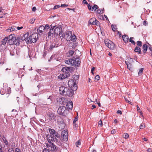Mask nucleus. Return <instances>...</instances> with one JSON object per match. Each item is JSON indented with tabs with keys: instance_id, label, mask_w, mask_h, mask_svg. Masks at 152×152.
Wrapping results in <instances>:
<instances>
[{
	"instance_id": "f257e3e1",
	"label": "nucleus",
	"mask_w": 152,
	"mask_h": 152,
	"mask_svg": "<svg viewBox=\"0 0 152 152\" xmlns=\"http://www.w3.org/2000/svg\"><path fill=\"white\" fill-rule=\"evenodd\" d=\"M47 137L49 143L46 142L45 144L48 149L51 151H55L57 150L56 146L53 143L54 139L53 137L49 135H47Z\"/></svg>"
},
{
	"instance_id": "f03ea898",
	"label": "nucleus",
	"mask_w": 152,
	"mask_h": 152,
	"mask_svg": "<svg viewBox=\"0 0 152 152\" xmlns=\"http://www.w3.org/2000/svg\"><path fill=\"white\" fill-rule=\"evenodd\" d=\"M57 112L59 115L64 116H66L69 113L68 110L64 106H61L59 107Z\"/></svg>"
},
{
	"instance_id": "7ed1b4c3",
	"label": "nucleus",
	"mask_w": 152,
	"mask_h": 152,
	"mask_svg": "<svg viewBox=\"0 0 152 152\" xmlns=\"http://www.w3.org/2000/svg\"><path fill=\"white\" fill-rule=\"evenodd\" d=\"M49 131L50 133V135L48 134L49 136L54 137H57V138H59L60 136L55 130L52 129H49Z\"/></svg>"
},
{
	"instance_id": "20e7f679",
	"label": "nucleus",
	"mask_w": 152,
	"mask_h": 152,
	"mask_svg": "<svg viewBox=\"0 0 152 152\" xmlns=\"http://www.w3.org/2000/svg\"><path fill=\"white\" fill-rule=\"evenodd\" d=\"M7 37L8 39L7 43L10 45H13L15 39V35L14 34H11L9 37Z\"/></svg>"
},
{
	"instance_id": "39448f33",
	"label": "nucleus",
	"mask_w": 152,
	"mask_h": 152,
	"mask_svg": "<svg viewBox=\"0 0 152 152\" xmlns=\"http://www.w3.org/2000/svg\"><path fill=\"white\" fill-rule=\"evenodd\" d=\"M38 37V35L37 33L32 34L29 37L30 41L31 42H35L37 40Z\"/></svg>"
},
{
	"instance_id": "423d86ee",
	"label": "nucleus",
	"mask_w": 152,
	"mask_h": 152,
	"mask_svg": "<svg viewBox=\"0 0 152 152\" xmlns=\"http://www.w3.org/2000/svg\"><path fill=\"white\" fill-rule=\"evenodd\" d=\"M72 32L70 31H66L64 34L63 37L67 41H69L71 39V36Z\"/></svg>"
},
{
	"instance_id": "0eeeda50",
	"label": "nucleus",
	"mask_w": 152,
	"mask_h": 152,
	"mask_svg": "<svg viewBox=\"0 0 152 152\" xmlns=\"http://www.w3.org/2000/svg\"><path fill=\"white\" fill-rule=\"evenodd\" d=\"M68 133L67 131L64 130L62 132L61 137L64 141H67L68 139Z\"/></svg>"
},
{
	"instance_id": "6e6552de",
	"label": "nucleus",
	"mask_w": 152,
	"mask_h": 152,
	"mask_svg": "<svg viewBox=\"0 0 152 152\" xmlns=\"http://www.w3.org/2000/svg\"><path fill=\"white\" fill-rule=\"evenodd\" d=\"M68 90V88L64 86H61L59 88V92L60 93L64 96H65L66 91Z\"/></svg>"
},
{
	"instance_id": "1a4fd4ad",
	"label": "nucleus",
	"mask_w": 152,
	"mask_h": 152,
	"mask_svg": "<svg viewBox=\"0 0 152 152\" xmlns=\"http://www.w3.org/2000/svg\"><path fill=\"white\" fill-rule=\"evenodd\" d=\"M89 23L91 24L98 26L99 25V22L95 18H92L89 21Z\"/></svg>"
},
{
	"instance_id": "9d476101",
	"label": "nucleus",
	"mask_w": 152,
	"mask_h": 152,
	"mask_svg": "<svg viewBox=\"0 0 152 152\" xmlns=\"http://www.w3.org/2000/svg\"><path fill=\"white\" fill-rule=\"evenodd\" d=\"M72 66L75 67L78 66L80 63V60L79 58H76L74 60H73Z\"/></svg>"
},
{
	"instance_id": "9b49d317",
	"label": "nucleus",
	"mask_w": 152,
	"mask_h": 152,
	"mask_svg": "<svg viewBox=\"0 0 152 152\" xmlns=\"http://www.w3.org/2000/svg\"><path fill=\"white\" fill-rule=\"evenodd\" d=\"M37 31L39 34L41 35L43 33H46V32L45 30V28L43 26H40L37 29Z\"/></svg>"
},
{
	"instance_id": "f8f14e48",
	"label": "nucleus",
	"mask_w": 152,
	"mask_h": 152,
	"mask_svg": "<svg viewBox=\"0 0 152 152\" xmlns=\"http://www.w3.org/2000/svg\"><path fill=\"white\" fill-rule=\"evenodd\" d=\"M61 31V27L60 26L57 27H56L54 30V34L56 35H60Z\"/></svg>"
},
{
	"instance_id": "ddd939ff",
	"label": "nucleus",
	"mask_w": 152,
	"mask_h": 152,
	"mask_svg": "<svg viewBox=\"0 0 152 152\" xmlns=\"http://www.w3.org/2000/svg\"><path fill=\"white\" fill-rule=\"evenodd\" d=\"M74 91L71 89H69L68 88V90L66 91L65 96H68L70 97H72L74 94Z\"/></svg>"
},
{
	"instance_id": "4468645a",
	"label": "nucleus",
	"mask_w": 152,
	"mask_h": 152,
	"mask_svg": "<svg viewBox=\"0 0 152 152\" xmlns=\"http://www.w3.org/2000/svg\"><path fill=\"white\" fill-rule=\"evenodd\" d=\"M69 76V75L66 74H60L58 77V78L60 80H63Z\"/></svg>"
},
{
	"instance_id": "2eb2a0df",
	"label": "nucleus",
	"mask_w": 152,
	"mask_h": 152,
	"mask_svg": "<svg viewBox=\"0 0 152 152\" xmlns=\"http://www.w3.org/2000/svg\"><path fill=\"white\" fill-rule=\"evenodd\" d=\"M73 102L71 101H69L66 104L67 108L72 110L73 107Z\"/></svg>"
},
{
	"instance_id": "dca6fc26",
	"label": "nucleus",
	"mask_w": 152,
	"mask_h": 152,
	"mask_svg": "<svg viewBox=\"0 0 152 152\" xmlns=\"http://www.w3.org/2000/svg\"><path fill=\"white\" fill-rule=\"evenodd\" d=\"M125 62L127 66L128 69L130 71H132L133 69L132 64L128 61H125Z\"/></svg>"
},
{
	"instance_id": "f3484780",
	"label": "nucleus",
	"mask_w": 152,
	"mask_h": 152,
	"mask_svg": "<svg viewBox=\"0 0 152 152\" xmlns=\"http://www.w3.org/2000/svg\"><path fill=\"white\" fill-rule=\"evenodd\" d=\"M134 51L139 54H141L142 53L140 48L138 46H136L135 47Z\"/></svg>"
},
{
	"instance_id": "a211bd4d",
	"label": "nucleus",
	"mask_w": 152,
	"mask_h": 152,
	"mask_svg": "<svg viewBox=\"0 0 152 152\" xmlns=\"http://www.w3.org/2000/svg\"><path fill=\"white\" fill-rule=\"evenodd\" d=\"M48 119L50 121H51L54 119V115L52 113H49L48 114Z\"/></svg>"
},
{
	"instance_id": "6ab92c4d",
	"label": "nucleus",
	"mask_w": 152,
	"mask_h": 152,
	"mask_svg": "<svg viewBox=\"0 0 152 152\" xmlns=\"http://www.w3.org/2000/svg\"><path fill=\"white\" fill-rule=\"evenodd\" d=\"M73 59H70L65 61V63L68 65L72 66Z\"/></svg>"
},
{
	"instance_id": "aec40b11",
	"label": "nucleus",
	"mask_w": 152,
	"mask_h": 152,
	"mask_svg": "<svg viewBox=\"0 0 152 152\" xmlns=\"http://www.w3.org/2000/svg\"><path fill=\"white\" fill-rule=\"evenodd\" d=\"M122 38L123 40L125 42H127L129 41V37L128 36L126 35H123L122 36Z\"/></svg>"
},
{
	"instance_id": "412c9836",
	"label": "nucleus",
	"mask_w": 152,
	"mask_h": 152,
	"mask_svg": "<svg viewBox=\"0 0 152 152\" xmlns=\"http://www.w3.org/2000/svg\"><path fill=\"white\" fill-rule=\"evenodd\" d=\"M7 41L8 42V37H6L1 41V44L3 45H5Z\"/></svg>"
},
{
	"instance_id": "4be33fe9",
	"label": "nucleus",
	"mask_w": 152,
	"mask_h": 152,
	"mask_svg": "<svg viewBox=\"0 0 152 152\" xmlns=\"http://www.w3.org/2000/svg\"><path fill=\"white\" fill-rule=\"evenodd\" d=\"M69 69L70 68L69 67H65L62 69V71L64 72H65V74L67 73L69 71Z\"/></svg>"
},
{
	"instance_id": "5701e85b",
	"label": "nucleus",
	"mask_w": 152,
	"mask_h": 152,
	"mask_svg": "<svg viewBox=\"0 0 152 152\" xmlns=\"http://www.w3.org/2000/svg\"><path fill=\"white\" fill-rule=\"evenodd\" d=\"M56 26H54L53 27H52V26L51 27V28L50 29V31L49 32L48 34V37H49V36H51V34H53V33H51L52 31H53V29Z\"/></svg>"
},
{
	"instance_id": "b1692460",
	"label": "nucleus",
	"mask_w": 152,
	"mask_h": 152,
	"mask_svg": "<svg viewBox=\"0 0 152 152\" xmlns=\"http://www.w3.org/2000/svg\"><path fill=\"white\" fill-rule=\"evenodd\" d=\"M107 47L110 49L113 50L114 48V44L111 42Z\"/></svg>"
},
{
	"instance_id": "393cba45",
	"label": "nucleus",
	"mask_w": 152,
	"mask_h": 152,
	"mask_svg": "<svg viewBox=\"0 0 152 152\" xmlns=\"http://www.w3.org/2000/svg\"><path fill=\"white\" fill-rule=\"evenodd\" d=\"M75 83L74 82V81L73 80H69L68 81V85H69V86H71L72 87L73 86H73H74L75 85H76Z\"/></svg>"
},
{
	"instance_id": "a878e982",
	"label": "nucleus",
	"mask_w": 152,
	"mask_h": 152,
	"mask_svg": "<svg viewBox=\"0 0 152 152\" xmlns=\"http://www.w3.org/2000/svg\"><path fill=\"white\" fill-rule=\"evenodd\" d=\"M143 52L144 53H145L148 49V47L146 44H144L142 46Z\"/></svg>"
},
{
	"instance_id": "bb28decb",
	"label": "nucleus",
	"mask_w": 152,
	"mask_h": 152,
	"mask_svg": "<svg viewBox=\"0 0 152 152\" xmlns=\"http://www.w3.org/2000/svg\"><path fill=\"white\" fill-rule=\"evenodd\" d=\"M78 116L77 115L75 118H74V121H73V125L75 126V127H77V125L75 123L76 122L78 121Z\"/></svg>"
},
{
	"instance_id": "cd10ccee",
	"label": "nucleus",
	"mask_w": 152,
	"mask_h": 152,
	"mask_svg": "<svg viewBox=\"0 0 152 152\" xmlns=\"http://www.w3.org/2000/svg\"><path fill=\"white\" fill-rule=\"evenodd\" d=\"M111 42V41L107 39H106L104 40V42L105 44V45L107 46H108V45L110 44Z\"/></svg>"
},
{
	"instance_id": "c85d7f7f",
	"label": "nucleus",
	"mask_w": 152,
	"mask_h": 152,
	"mask_svg": "<svg viewBox=\"0 0 152 152\" xmlns=\"http://www.w3.org/2000/svg\"><path fill=\"white\" fill-rule=\"evenodd\" d=\"M76 36L74 34H73L71 36V40L73 42H75L76 40Z\"/></svg>"
},
{
	"instance_id": "c756f323",
	"label": "nucleus",
	"mask_w": 152,
	"mask_h": 152,
	"mask_svg": "<svg viewBox=\"0 0 152 152\" xmlns=\"http://www.w3.org/2000/svg\"><path fill=\"white\" fill-rule=\"evenodd\" d=\"M13 43H14L13 44H15L16 45H19L20 44L19 39H16V37L15 40H14Z\"/></svg>"
},
{
	"instance_id": "7c9ffc66",
	"label": "nucleus",
	"mask_w": 152,
	"mask_h": 152,
	"mask_svg": "<svg viewBox=\"0 0 152 152\" xmlns=\"http://www.w3.org/2000/svg\"><path fill=\"white\" fill-rule=\"evenodd\" d=\"M55 47V45H53L52 44H51L48 49V50L51 51Z\"/></svg>"
},
{
	"instance_id": "2f4dec72",
	"label": "nucleus",
	"mask_w": 152,
	"mask_h": 152,
	"mask_svg": "<svg viewBox=\"0 0 152 152\" xmlns=\"http://www.w3.org/2000/svg\"><path fill=\"white\" fill-rule=\"evenodd\" d=\"M2 139L3 140V141L4 142L5 144L6 145H8V143L5 137H3Z\"/></svg>"
},
{
	"instance_id": "473e14b6",
	"label": "nucleus",
	"mask_w": 152,
	"mask_h": 152,
	"mask_svg": "<svg viewBox=\"0 0 152 152\" xmlns=\"http://www.w3.org/2000/svg\"><path fill=\"white\" fill-rule=\"evenodd\" d=\"M104 9H103V10H101L100 9H99L97 10L96 11L97 14L99 15H100L103 12V11H104Z\"/></svg>"
},
{
	"instance_id": "72a5a7b5",
	"label": "nucleus",
	"mask_w": 152,
	"mask_h": 152,
	"mask_svg": "<svg viewBox=\"0 0 152 152\" xmlns=\"http://www.w3.org/2000/svg\"><path fill=\"white\" fill-rule=\"evenodd\" d=\"M98 7L96 5H94V6L92 7L91 10L92 11H95L96 9L98 8Z\"/></svg>"
},
{
	"instance_id": "f704fd0d",
	"label": "nucleus",
	"mask_w": 152,
	"mask_h": 152,
	"mask_svg": "<svg viewBox=\"0 0 152 152\" xmlns=\"http://www.w3.org/2000/svg\"><path fill=\"white\" fill-rule=\"evenodd\" d=\"M134 38L133 37H131L129 39V41L131 42L132 44L134 45L135 44V42L134 41L132 40Z\"/></svg>"
},
{
	"instance_id": "c9c22d12",
	"label": "nucleus",
	"mask_w": 152,
	"mask_h": 152,
	"mask_svg": "<svg viewBox=\"0 0 152 152\" xmlns=\"http://www.w3.org/2000/svg\"><path fill=\"white\" fill-rule=\"evenodd\" d=\"M28 35L25 34L22 37L21 40L22 41H24L25 40L26 38L27 37Z\"/></svg>"
},
{
	"instance_id": "e433bc0d",
	"label": "nucleus",
	"mask_w": 152,
	"mask_h": 152,
	"mask_svg": "<svg viewBox=\"0 0 152 152\" xmlns=\"http://www.w3.org/2000/svg\"><path fill=\"white\" fill-rule=\"evenodd\" d=\"M74 53V51L72 50H70L68 51V56H72L73 55Z\"/></svg>"
},
{
	"instance_id": "4c0bfd02",
	"label": "nucleus",
	"mask_w": 152,
	"mask_h": 152,
	"mask_svg": "<svg viewBox=\"0 0 152 152\" xmlns=\"http://www.w3.org/2000/svg\"><path fill=\"white\" fill-rule=\"evenodd\" d=\"M137 44L138 47L141 48L142 46V42L141 41H137Z\"/></svg>"
},
{
	"instance_id": "58836bf2",
	"label": "nucleus",
	"mask_w": 152,
	"mask_h": 152,
	"mask_svg": "<svg viewBox=\"0 0 152 152\" xmlns=\"http://www.w3.org/2000/svg\"><path fill=\"white\" fill-rule=\"evenodd\" d=\"M15 30V27L14 26L11 27V29L9 28L7 29L6 30L7 32H10L13 31Z\"/></svg>"
},
{
	"instance_id": "ea45409f",
	"label": "nucleus",
	"mask_w": 152,
	"mask_h": 152,
	"mask_svg": "<svg viewBox=\"0 0 152 152\" xmlns=\"http://www.w3.org/2000/svg\"><path fill=\"white\" fill-rule=\"evenodd\" d=\"M123 137L125 139H127L129 137V135L128 134L126 133H124L123 135Z\"/></svg>"
},
{
	"instance_id": "a19ab883",
	"label": "nucleus",
	"mask_w": 152,
	"mask_h": 152,
	"mask_svg": "<svg viewBox=\"0 0 152 152\" xmlns=\"http://www.w3.org/2000/svg\"><path fill=\"white\" fill-rule=\"evenodd\" d=\"M76 145L77 147H78V146L81 144V142L80 140H79L76 142Z\"/></svg>"
},
{
	"instance_id": "79ce46f5",
	"label": "nucleus",
	"mask_w": 152,
	"mask_h": 152,
	"mask_svg": "<svg viewBox=\"0 0 152 152\" xmlns=\"http://www.w3.org/2000/svg\"><path fill=\"white\" fill-rule=\"evenodd\" d=\"M44 28H45V30L47 32V30L49 28L50 26L46 24L45 26H44Z\"/></svg>"
},
{
	"instance_id": "37998d69",
	"label": "nucleus",
	"mask_w": 152,
	"mask_h": 152,
	"mask_svg": "<svg viewBox=\"0 0 152 152\" xmlns=\"http://www.w3.org/2000/svg\"><path fill=\"white\" fill-rule=\"evenodd\" d=\"M30 39L29 37H26V38L25 39V40L24 41H25L26 42V43L27 44H28V43L30 41Z\"/></svg>"
},
{
	"instance_id": "c03bdc74",
	"label": "nucleus",
	"mask_w": 152,
	"mask_h": 152,
	"mask_svg": "<svg viewBox=\"0 0 152 152\" xmlns=\"http://www.w3.org/2000/svg\"><path fill=\"white\" fill-rule=\"evenodd\" d=\"M111 27H112V29L113 31H115L116 30V26L112 25Z\"/></svg>"
},
{
	"instance_id": "a18cd8bd",
	"label": "nucleus",
	"mask_w": 152,
	"mask_h": 152,
	"mask_svg": "<svg viewBox=\"0 0 152 152\" xmlns=\"http://www.w3.org/2000/svg\"><path fill=\"white\" fill-rule=\"evenodd\" d=\"M35 20V19L33 18L30 20L29 22L31 24H33Z\"/></svg>"
},
{
	"instance_id": "49530a36",
	"label": "nucleus",
	"mask_w": 152,
	"mask_h": 152,
	"mask_svg": "<svg viewBox=\"0 0 152 152\" xmlns=\"http://www.w3.org/2000/svg\"><path fill=\"white\" fill-rule=\"evenodd\" d=\"M145 127V125L143 124H141L140 126V129H142Z\"/></svg>"
},
{
	"instance_id": "de8ad7c7",
	"label": "nucleus",
	"mask_w": 152,
	"mask_h": 152,
	"mask_svg": "<svg viewBox=\"0 0 152 152\" xmlns=\"http://www.w3.org/2000/svg\"><path fill=\"white\" fill-rule=\"evenodd\" d=\"M98 18H99L101 20H104V18L103 15H102L100 14L98 16Z\"/></svg>"
},
{
	"instance_id": "09e8293b",
	"label": "nucleus",
	"mask_w": 152,
	"mask_h": 152,
	"mask_svg": "<svg viewBox=\"0 0 152 152\" xmlns=\"http://www.w3.org/2000/svg\"><path fill=\"white\" fill-rule=\"evenodd\" d=\"M98 125H100V127H102L103 126V124L102 121L100 120L98 122Z\"/></svg>"
},
{
	"instance_id": "8fccbe9b",
	"label": "nucleus",
	"mask_w": 152,
	"mask_h": 152,
	"mask_svg": "<svg viewBox=\"0 0 152 152\" xmlns=\"http://www.w3.org/2000/svg\"><path fill=\"white\" fill-rule=\"evenodd\" d=\"M95 79L96 80V81L99 80L100 79L99 76L98 75H96L95 77Z\"/></svg>"
},
{
	"instance_id": "3c124183",
	"label": "nucleus",
	"mask_w": 152,
	"mask_h": 152,
	"mask_svg": "<svg viewBox=\"0 0 152 152\" xmlns=\"http://www.w3.org/2000/svg\"><path fill=\"white\" fill-rule=\"evenodd\" d=\"M137 111H138L139 112L140 114V115H142V111H140V107H139L138 108V109H137Z\"/></svg>"
},
{
	"instance_id": "603ef678",
	"label": "nucleus",
	"mask_w": 152,
	"mask_h": 152,
	"mask_svg": "<svg viewBox=\"0 0 152 152\" xmlns=\"http://www.w3.org/2000/svg\"><path fill=\"white\" fill-rule=\"evenodd\" d=\"M42 152H50L49 151L47 148H45L44 149Z\"/></svg>"
},
{
	"instance_id": "864d4df0",
	"label": "nucleus",
	"mask_w": 152,
	"mask_h": 152,
	"mask_svg": "<svg viewBox=\"0 0 152 152\" xmlns=\"http://www.w3.org/2000/svg\"><path fill=\"white\" fill-rule=\"evenodd\" d=\"M143 70V68H141L139 70V72H138L139 75H140V74L141 73H142Z\"/></svg>"
},
{
	"instance_id": "5fc2aeb1",
	"label": "nucleus",
	"mask_w": 152,
	"mask_h": 152,
	"mask_svg": "<svg viewBox=\"0 0 152 152\" xmlns=\"http://www.w3.org/2000/svg\"><path fill=\"white\" fill-rule=\"evenodd\" d=\"M59 7L60 6L59 5H55L54 6L53 8V9L55 10L59 8Z\"/></svg>"
},
{
	"instance_id": "6e6d98bb",
	"label": "nucleus",
	"mask_w": 152,
	"mask_h": 152,
	"mask_svg": "<svg viewBox=\"0 0 152 152\" xmlns=\"http://www.w3.org/2000/svg\"><path fill=\"white\" fill-rule=\"evenodd\" d=\"M117 113L118 114H120V115L122 114V112H121V111L120 110H118L117 111Z\"/></svg>"
},
{
	"instance_id": "4d7b16f0",
	"label": "nucleus",
	"mask_w": 152,
	"mask_h": 152,
	"mask_svg": "<svg viewBox=\"0 0 152 152\" xmlns=\"http://www.w3.org/2000/svg\"><path fill=\"white\" fill-rule=\"evenodd\" d=\"M88 10H90L91 9V6L89 4H88Z\"/></svg>"
},
{
	"instance_id": "13d9d810",
	"label": "nucleus",
	"mask_w": 152,
	"mask_h": 152,
	"mask_svg": "<svg viewBox=\"0 0 152 152\" xmlns=\"http://www.w3.org/2000/svg\"><path fill=\"white\" fill-rule=\"evenodd\" d=\"M68 6V4H62L61 5V7H67Z\"/></svg>"
},
{
	"instance_id": "bf43d9fd",
	"label": "nucleus",
	"mask_w": 152,
	"mask_h": 152,
	"mask_svg": "<svg viewBox=\"0 0 152 152\" xmlns=\"http://www.w3.org/2000/svg\"><path fill=\"white\" fill-rule=\"evenodd\" d=\"M83 2L84 4H88V3L87 2V1L86 0H83Z\"/></svg>"
},
{
	"instance_id": "052dcab7",
	"label": "nucleus",
	"mask_w": 152,
	"mask_h": 152,
	"mask_svg": "<svg viewBox=\"0 0 152 152\" xmlns=\"http://www.w3.org/2000/svg\"><path fill=\"white\" fill-rule=\"evenodd\" d=\"M23 28V26H21V27L18 26L17 28V29L18 30H20V29Z\"/></svg>"
},
{
	"instance_id": "680f3d73",
	"label": "nucleus",
	"mask_w": 152,
	"mask_h": 152,
	"mask_svg": "<svg viewBox=\"0 0 152 152\" xmlns=\"http://www.w3.org/2000/svg\"><path fill=\"white\" fill-rule=\"evenodd\" d=\"M95 69V68L93 67L91 69V73H92L93 74H94V69Z\"/></svg>"
},
{
	"instance_id": "e2e57ef3",
	"label": "nucleus",
	"mask_w": 152,
	"mask_h": 152,
	"mask_svg": "<svg viewBox=\"0 0 152 152\" xmlns=\"http://www.w3.org/2000/svg\"><path fill=\"white\" fill-rule=\"evenodd\" d=\"M115 129L112 130L111 132V133L112 134L115 133Z\"/></svg>"
},
{
	"instance_id": "0e129e2a",
	"label": "nucleus",
	"mask_w": 152,
	"mask_h": 152,
	"mask_svg": "<svg viewBox=\"0 0 152 152\" xmlns=\"http://www.w3.org/2000/svg\"><path fill=\"white\" fill-rule=\"evenodd\" d=\"M124 99H125L126 101L128 103H130L131 102L130 101H129L128 100V99H126V98L125 97H124Z\"/></svg>"
},
{
	"instance_id": "69168bd1",
	"label": "nucleus",
	"mask_w": 152,
	"mask_h": 152,
	"mask_svg": "<svg viewBox=\"0 0 152 152\" xmlns=\"http://www.w3.org/2000/svg\"><path fill=\"white\" fill-rule=\"evenodd\" d=\"M147 151L149 152H152V150L150 148H148L147 149Z\"/></svg>"
},
{
	"instance_id": "338daca9",
	"label": "nucleus",
	"mask_w": 152,
	"mask_h": 152,
	"mask_svg": "<svg viewBox=\"0 0 152 152\" xmlns=\"http://www.w3.org/2000/svg\"><path fill=\"white\" fill-rule=\"evenodd\" d=\"M20 149L18 148H16L15 149V152H19Z\"/></svg>"
},
{
	"instance_id": "774afa93",
	"label": "nucleus",
	"mask_w": 152,
	"mask_h": 152,
	"mask_svg": "<svg viewBox=\"0 0 152 152\" xmlns=\"http://www.w3.org/2000/svg\"><path fill=\"white\" fill-rule=\"evenodd\" d=\"M36 10V8L35 7H34L32 8V10L33 11H35Z\"/></svg>"
}]
</instances>
